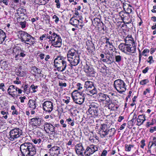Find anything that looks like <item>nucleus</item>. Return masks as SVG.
<instances>
[{
    "instance_id": "obj_1",
    "label": "nucleus",
    "mask_w": 156,
    "mask_h": 156,
    "mask_svg": "<svg viewBox=\"0 0 156 156\" xmlns=\"http://www.w3.org/2000/svg\"><path fill=\"white\" fill-rule=\"evenodd\" d=\"M20 148L21 156H34L36 153L35 146L32 143L25 142Z\"/></svg>"
},
{
    "instance_id": "obj_2",
    "label": "nucleus",
    "mask_w": 156,
    "mask_h": 156,
    "mask_svg": "<svg viewBox=\"0 0 156 156\" xmlns=\"http://www.w3.org/2000/svg\"><path fill=\"white\" fill-rule=\"evenodd\" d=\"M49 33L47 36V39H49L48 44H51V46L56 48H60L62 45V39L60 36L51 30L49 31Z\"/></svg>"
},
{
    "instance_id": "obj_3",
    "label": "nucleus",
    "mask_w": 156,
    "mask_h": 156,
    "mask_svg": "<svg viewBox=\"0 0 156 156\" xmlns=\"http://www.w3.org/2000/svg\"><path fill=\"white\" fill-rule=\"evenodd\" d=\"M67 57L71 66H76L80 62V55L78 54V51L73 48L69 49L67 51Z\"/></svg>"
},
{
    "instance_id": "obj_4",
    "label": "nucleus",
    "mask_w": 156,
    "mask_h": 156,
    "mask_svg": "<svg viewBox=\"0 0 156 156\" xmlns=\"http://www.w3.org/2000/svg\"><path fill=\"white\" fill-rule=\"evenodd\" d=\"M54 66L58 72L65 71L67 67V62L62 56H57L54 61Z\"/></svg>"
},
{
    "instance_id": "obj_5",
    "label": "nucleus",
    "mask_w": 156,
    "mask_h": 156,
    "mask_svg": "<svg viewBox=\"0 0 156 156\" xmlns=\"http://www.w3.org/2000/svg\"><path fill=\"white\" fill-rule=\"evenodd\" d=\"M12 53L15 55V59L16 60H19L20 58H24L26 55V52L22 47L21 43L16 44L14 45L12 48Z\"/></svg>"
},
{
    "instance_id": "obj_6",
    "label": "nucleus",
    "mask_w": 156,
    "mask_h": 156,
    "mask_svg": "<svg viewBox=\"0 0 156 156\" xmlns=\"http://www.w3.org/2000/svg\"><path fill=\"white\" fill-rule=\"evenodd\" d=\"M19 34V38L21 41L27 44V42H28L30 44L34 45L35 43V39L34 37H32L31 35L27 32L22 30L19 31L18 32Z\"/></svg>"
},
{
    "instance_id": "obj_7",
    "label": "nucleus",
    "mask_w": 156,
    "mask_h": 156,
    "mask_svg": "<svg viewBox=\"0 0 156 156\" xmlns=\"http://www.w3.org/2000/svg\"><path fill=\"white\" fill-rule=\"evenodd\" d=\"M101 58V60L107 64H111L115 62V58L113 56L112 54H111L108 50H106L103 51L100 55Z\"/></svg>"
},
{
    "instance_id": "obj_8",
    "label": "nucleus",
    "mask_w": 156,
    "mask_h": 156,
    "mask_svg": "<svg viewBox=\"0 0 156 156\" xmlns=\"http://www.w3.org/2000/svg\"><path fill=\"white\" fill-rule=\"evenodd\" d=\"M113 85L114 88L120 94H122L126 90L127 85L124 81L121 79L115 80Z\"/></svg>"
},
{
    "instance_id": "obj_9",
    "label": "nucleus",
    "mask_w": 156,
    "mask_h": 156,
    "mask_svg": "<svg viewBox=\"0 0 156 156\" xmlns=\"http://www.w3.org/2000/svg\"><path fill=\"white\" fill-rule=\"evenodd\" d=\"M72 98L74 102L76 104L81 105L85 100V97L81 93L79 92L77 90H74L71 94Z\"/></svg>"
},
{
    "instance_id": "obj_10",
    "label": "nucleus",
    "mask_w": 156,
    "mask_h": 156,
    "mask_svg": "<svg viewBox=\"0 0 156 156\" xmlns=\"http://www.w3.org/2000/svg\"><path fill=\"white\" fill-rule=\"evenodd\" d=\"M84 87L88 93V94L89 95L92 96L97 93V88L94 86V82L92 81L87 80L85 82Z\"/></svg>"
},
{
    "instance_id": "obj_11",
    "label": "nucleus",
    "mask_w": 156,
    "mask_h": 156,
    "mask_svg": "<svg viewBox=\"0 0 156 156\" xmlns=\"http://www.w3.org/2000/svg\"><path fill=\"white\" fill-rule=\"evenodd\" d=\"M44 122L45 121L42 118L36 116L30 119L29 123L33 128H36L41 126Z\"/></svg>"
},
{
    "instance_id": "obj_12",
    "label": "nucleus",
    "mask_w": 156,
    "mask_h": 156,
    "mask_svg": "<svg viewBox=\"0 0 156 156\" xmlns=\"http://www.w3.org/2000/svg\"><path fill=\"white\" fill-rule=\"evenodd\" d=\"M22 134V130L19 128H16L10 131L8 138L9 140L13 141L20 137Z\"/></svg>"
},
{
    "instance_id": "obj_13",
    "label": "nucleus",
    "mask_w": 156,
    "mask_h": 156,
    "mask_svg": "<svg viewBox=\"0 0 156 156\" xmlns=\"http://www.w3.org/2000/svg\"><path fill=\"white\" fill-rule=\"evenodd\" d=\"M115 96L114 93H109L108 95L103 93H100L98 94V99L101 101H105L106 103H109L112 102L113 98L112 96Z\"/></svg>"
},
{
    "instance_id": "obj_14",
    "label": "nucleus",
    "mask_w": 156,
    "mask_h": 156,
    "mask_svg": "<svg viewBox=\"0 0 156 156\" xmlns=\"http://www.w3.org/2000/svg\"><path fill=\"white\" fill-rule=\"evenodd\" d=\"M118 48L119 49L123 52L127 54L128 53H133L136 52L134 49H132L129 45L126 44L125 43H121L119 45Z\"/></svg>"
},
{
    "instance_id": "obj_15",
    "label": "nucleus",
    "mask_w": 156,
    "mask_h": 156,
    "mask_svg": "<svg viewBox=\"0 0 156 156\" xmlns=\"http://www.w3.org/2000/svg\"><path fill=\"white\" fill-rule=\"evenodd\" d=\"M42 108L45 113H51L53 110V103L50 101H46L42 104Z\"/></svg>"
},
{
    "instance_id": "obj_16",
    "label": "nucleus",
    "mask_w": 156,
    "mask_h": 156,
    "mask_svg": "<svg viewBox=\"0 0 156 156\" xmlns=\"http://www.w3.org/2000/svg\"><path fill=\"white\" fill-rule=\"evenodd\" d=\"M86 45L85 48L89 54L91 56L94 55L95 48L92 41L89 40H87L86 42Z\"/></svg>"
},
{
    "instance_id": "obj_17",
    "label": "nucleus",
    "mask_w": 156,
    "mask_h": 156,
    "mask_svg": "<svg viewBox=\"0 0 156 156\" xmlns=\"http://www.w3.org/2000/svg\"><path fill=\"white\" fill-rule=\"evenodd\" d=\"M119 15L121 17L122 20L125 24H129L132 22V19L130 14L122 11L119 13Z\"/></svg>"
},
{
    "instance_id": "obj_18",
    "label": "nucleus",
    "mask_w": 156,
    "mask_h": 156,
    "mask_svg": "<svg viewBox=\"0 0 156 156\" xmlns=\"http://www.w3.org/2000/svg\"><path fill=\"white\" fill-rule=\"evenodd\" d=\"M84 71L87 76L94 77L96 72L92 66L86 65L84 67Z\"/></svg>"
},
{
    "instance_id": "obj_19",
    "label": "nucleus",
    "mask_w": 156,
    "mask_h": 156,
    "mask_svg": "<svg viewBox=\"0 0 156 156\" xmlns=\"http://www.w3.org/2000/svg\"><path fill=\"white\" fill-rule=\"evenodd\" d=\"M69 23L76 27H78L79 25L81 28L84 26L83 19L79 20V19L72 17L69 20Z\"/></svg>"
},
{
    "instance_id": "obj_20",
    "label": "nucleus",
    "mask_w": 156,
    "mask_h": 156,
    "mask_svg": "<svg viewBox=\"0 0 156 156\" xmlns=\"http://www.w3.org/2000/svg\"><path fill=\"white\" fill-rule=\"evenodd\" d=\"M98 148L97 146L94 144L90 145L87 147L85 151L84 152L85 156H91L95 151H97Z\"/></svg>"
},
{
    "instance_id": "obj_21",
    "label": "nucleus",
    "mask_w": 156,
    "mask_h": 156,
    "mask_svg": "<svg viewBox=\"0 0 156 156\" xmlns=\"http://www.w3.org/2000/svg\"><path fill=\"white\" fill-rule=\"evenodd\" d=\"M109 128L110 126L106 124H101L100 127L101 129L99 133L101 138L105 137L107 135V131Z\"/></svg>"
},
{
    "instance_id": "obj_22",
    "label": "nucleus",
    "mask_w": 156,
    "mask_h": 156,
    "mask_svg": "<svg viewBox=\"0 0 156 156\" xmlns=\"http://www.w3.org/2000/svg\"><path fill=\"white\" fill-rule=\"evenodd\" d=\"M43 125L44 130L46 133H49L55 132V127L50 123L45 122Z\"/></svg>"
},
{
    "instance_id": "obj_23",
    "label": "nucleus",
    "mask_w": 156,
    "mask_h": 156,
    "mask_svg": "<svg viewBox=\"0 0 156 156\" xmlns=\"http://www.w3.org/2000/svg\"><path fill=\"white\" fill-rule=\"evenodd\" d=\"M18 88L13 85H10L8 89L7 92L12 97L14 98L17 94V90Z\"/></svg>"
},
{
    "instance_id": "obj_24",
    "label": "nucleus",
    "mask_w": 156,
    "mask_h": 156,
    "mask_svg": "<svg viewBox=\"0 0 156 156\" xmlns=\"http://www.w3.org/2000/svg\"><path fill=\"white\" fill-rule=\"evenodd\" d=\"M119 1L121 2V5H122L124 11L129 14L132 13L133 7L129 4L125 3L123 1L121 0H119Z\"/></svg>"
},
{
    "instance_id": "obj_25",
    "label": "nucleus",
    "mask_w": 156,
    "mask_h": 156,
    "mask_svg": "<svg viewBox=\"0 0 156 156\" xmlns=\"http://www.w3.org/2000/svg\"><path fill=\"white\" fill-rule=\"evenodd\" d=\"M75 149L76 153L78 155L80 156H83V151H84V149L82 144H76L75 146Z\"/></svg>"
},
{
    "instance_id": "obj_26",
    "label": "nucleus",
    "mask_w": 156,
    "mask_h": 156,
    "mask_svg": "<svg viewBox=\"0 0 156 156\" xmlns=\"http://www.w3.org/2000/svg\"><path fill=\"white\" fill-rule=\"evenodd\" d=\"M97 33L96 35V37L97 39H99L100 37H101L105 34L104 25L103 23H101V26L97 27Z\"/></svg>"
},
{
    "instance_id": "obj_27",
    "label": "nucleus",
    "mask_w": 156,
    "mask_h": 156,
    "mask_svg": "<svg viewBox=\"0 0 156 156\" xmlns=\"http://www.w3.org/2000/svg\"><path fill=\"white\" fill-rule=\"evenodd\" d=\"M89 114H90L92 117L97 118L101 116V111L100 109L91 110H88Z\"/></svg>"
},
{
    "instance_id": "obj_28",
    "label": "nucleus",
    "mask_w": 156,
    "mask_h": 156,
    "mask_svg": "<svg viewBox=\"0 0 156 156\" xmlns=\"http://www.w3.org/2000/svg\"><path fill=\"white\" fill-rule=\"evenodd\" d=\"M37 105L36 100L30 99L29 100L28 104V108H29L30 110H34L35 109Z\"/></svg>"
},
{
    "instance_id": "obj_29",
    "label": "nucleus",
    "mask_w": 156,
    "mask_h": 156,
    "mask_svg": "<svg viewBox=\"0 0 156 156\" xmlns=\"http://www.w3.org/2000/svg\"><path fill=\"white\" fill-rule=\"evenodd\" d=\"M60 148L57 146H54L49 149V151L51 152L52 154L55 156H57L60 154Z\"/></svg>"
},
{
    "instance_id": "obj_30",
    "label": "nucleus",
    "mask_w": 156,
    "mask_h": 156,
    "mask_svg": "<svg viewBox=\"0 0 156 156\" xmlns=\"http://www.w3.org/2000/svg\"><path fill=\"white\" fill-rule=\"evenodd\" d=\"M136 120L137 125L140 126L142 125L144 122L146 120V116L145 115H138Z\"/></svg>"
},
{
    "instance_id": "obj_31",
    "label": "nucleus",
    "mask_w": 156,
    "mask_h": 156,
    "mask_svg": "<svg viewBox=\"0 0 156 156\" xmlns=\"http://www.w3.org/2000/svg\"><path fill=\"white\" fill-rule=\"evenodd\" d=\"M101 74L103 77H105L107 76L109 73V70L108 67H106L105 66L101 67L100 69Z\"/></svg>"
},
{
    "instance_id": "obj_32",
    "label": "nucleus",
    "mask_w": 156,
    "mask_h": 156,
    "mask_svg": "<svg viewBox=\"0 0 156 156\" xmlns=\"http://www.w3.org/2000/svg\"><path fill=\"white\" fill-rule=\"evenodd\" d=\"M131 39L128 41H127L125 43L126 44L129 45L132 49H134V51H136V45L133 37L130 38Z\"/></svg>"
},
{
    "instance_id": "obj_33",
    "label": "nucleus",
    "mask_w": 156,
    "mask_h": 156,
    "mask_svg": "<svg viewBox=\"0 0 156 156\" xmlns=\"http://www.w3.org/2000/svg\"><path fill=\"white\" fill-rule=\"evenodd\" d=\"M100 105L99 103L95 102H92L89 105V108L88 110H94L100 109Z\"/></svg>"
},
{
    "instance_id": "obj_34",
    "label": "nucleus",
    "mask_w": 156,
    "mask_h": 156,
    "mask_svg": "<svg viewBox=\"0 0 156 156\" xmlns=\"http://www.w3.org/2000/svg\"><path fill=\"white\" fill-rule=\"evenodd\" d=\"M16 73V75L20 77L24 76L26 74V72L23 71L21 66H20L18 68Z\"/></svg>"
},
{
    "instance_id": "obj_35",
    "label": "nucleus",
    "mask_w": 156,
    "mask_h": 156,
    "mask_svg": "<svg viewBox=\"0 0 156 156\" xmlns=\"http://www.w3.org/2000/svg\"><path fill=\"white\" fill-rule=\"evenodd\" d=\"M101 23L102 22H101L100 19L98 18H94L92 21L93 25L95 27H97L101 26Z\"/></svg>"
},
{
    "instance_id": "obj_36",
    "label": "nucleus",
    "mask_w": 156,
    "mask_h": 156,
    "mask_svg": "<svg viewBox=\"0 0 156 156\" xmlns=\"http://www.w3.org/2000/svg\"><path fill=\"white\" fill-rule=\"evenodd\" d=\"M114 102L112 101L111 102L107 103L108 105V108L112 111L116 110L118 108V107L117 106V104H114Z\"/></svg>"
},
{
    "instance_id": "obj_37",
    "label": "nucleus",
    "mask_w": 156,
    "mask_h": 156,
    "mask_svg": "<svg viewBox=\"0 0 156 156\" xmlns=\"http://www.w3.org/2000/svg\"><path fill=\"white\" fill-rule=\"evenodd\" d=\"M6 37L5 33L3 30L0 29V44H2L3 42Z\"/></svg>"
},
{
    "instance_id": "obj_38",
    "label": "nucleus",
    "mask_w": 156,
    "mask_h": 156,
    "mask_svg": "<svg viewBox=\"0 0 156 156\" xmlns=\"http://www.w3.org/2000/svg\"><path fill=\"white\" fill-rule=\"evenodd\" d=\"M17 13L18 15H26L27 13L26 9L20 7L17 10Z\"/></svg>"
},
{
    "instance_id": "obj_39",
    "label": "nucleus",
    "mask_w": 156,
    "mask_h": 156,
    "mask_svg": "<svg viewBox=\"0 0 156 156\" xmlns=\"http://www.w3.org/2000/svg\"><path fill=\"white\" fill-rule=\"evenodd\" d=\"M103 39L105 41V43L106 44V45H105V47H107V46L108 45L109 46H112V47H114L112 42L109 38L107 37H105Z\"/></svg>"
},
{
    "instance_id": "obj_40",
    "label": "nucleus",
    "mask_w": 156,
    "mask_h": 156,
    "mask_svg": "<svg viewBox=\"0 0 156 156\" xmlns=\"http://www.w3.org/2000/svg\"><path fill=\"white\" fill-rule=\"evenodd\" d=\"M116 132V130L114 128H111L110 129H108L107 131V135L108 134H109V137H112Z\"/></svg>"
},
{
    "instance_id": "obj_41",
    "label": "nucleus",
    "mask_w": 156,
    "mask_h": 156,
    "mask_svg": "<svg viewBox=\"0 0 156 156\" xmlns=\"http://www.w3.org/2000/svg\"><path fill=\"white\" fill-rule=\"evenodd\" d=\"M123 59V57L122 56L119 55H116L115 56V62H116L118 64L120 63Z\"/></svg>"
},
{
    "instance_id": "obj_42",
    "label": "nucleus",
    "mask_w": 156,
    "mask_h": 156,
    "mask_svg": "<svg viewBox=\"0 0 156 156\" xmlns=\"http://www.w3.org/2000/svg\"><path fill=\"white\" fill-rule=\"evenodd\" d=\"M75 12L73 13V17L79 19V20L83 19V18L82 16L79 14L78 11L74 10Z\"/></svg>"
},
{
    "instance_id": "obj_43",
    "label": "nucleus",
    "mask_w": 156,
    "mask_h": 156,
    "mask_svg": "<svg viewBox=\"0 0 156 156\" xmlns=\"http://www.w3.org/2000/svg\"><path fill=\"white\" fill-rule=\"evenodd\" d=\"M22 87H23V91L25 92L27 94H29L30 92V88H28V84H25L24 86V85L23 84L22 85Z\"/></svg>"
},
{
    "instance_id": "obj_44",
    "label": "nucleus",
    "mask_w": 156,
    "mask_h": 156,
    "mask_svg": "<svg viewBox=\"0 0 156 156\" xmlns=\"http://www.w3.org/2000/svg\"><path fill=\"white\" fill-rule=\"evenodd\" d=\"M11 109L12 111V115H17L19 114V112L16 109L15 106L13 105L11 107Z\"/></svg>"
},
{
    "instance_id": "obj_45",
    "label": "nucleus",
    "mask_w": 156,
    "mask_h": 156,
    "mask_svg": "<svg viewBox=\"0 0 156 156\" xmlns=\"http://www.w3.org/2000/svg\"><path fill=\"white\" fill-rule=\"evenodd\" d=\"M32 140L35 144H39L41 143V139L39 137H37L36 138L33 139H32Z\"/></svg>"
},
{
    "instance_id": "obj_46",
    "label": "nucleus",
    "mask_w": 156,
    "mask_h": 156,
    "mask_svg": "<svg viewBox=\"0 0 156 156\" xmlns=\"http://www.w3.org/2000/svg\"><path fill=\"white\" fill-rule=\"evenodd\" d=\"M134 146L133 145L126 144L125 145V150L126 151L129 152L131 151V148L133 147Z\"/></svg>"
},
{
    "instance_id": "obj_47",
    "label": "nucleus",
    "mask_w": 156,
    "mask_h": 156,
    "mask_svg": "<svg viewBox=\"0 0 156 156\" xmlns=\"http://www.w3.org/2000/svg\"><path fill=\"white\" fill-rule=\"evenodd\" d=\"M65 122H67L68 124L70 125L71 126H73L74 125V121L73 120H72V119L70 118L66 119Z\"/></svg>"
},
{
    "instance_id": "obj_48",
    "label": "nucleus",
    "mask_w": 156,
    "mask_h": 156,
    "mask_svg": "<svg viewBox=\"0 0 156 156\" xmlns=\"http://www.w3.org/2000/svg\"><path fill=\"white\" fill-rule=\"evenodd\" d=\"M119 37L121 38V39H119V41H122V39H124L125 36L126 35V33L124 32V31L119 33Z\"/></svg>"
},
{
    "instance_id": "obj_49",
    "label": "nucleus",
    "mask_w": 156,
    "mask_h": 156,
    "mask_svg": "<svg viewBox=\"0 0 156 156\" xmlns=\"http://www.w3.org/2000/svg\"><path fill=\"white\" fill-rule=\"evenodd\" d=\"M151 143V144L150 147H149V145L148 146V147L149 149H151L152 146L154 145L156 147V137H154L153 138V141H150L149 143Z\"/></svg>"
},
{
    "instance_id": "obj_50",
    "label": "nucleus",
    "mask_w": 156,
    "mask_h": 156,
    "mask_svg": "<svg viewBox=\"0 0 156 156\" xmlns=\"http://www.w3.org/2000/svg\"><path fill=\"white\" fill-rule=\"evenodd\" d=\"M22 29L25 28L27 26V22L25 20L18 22Z\"/></svg>"
},
{
    "instance_id": "obj_51",
    "label": "nucleus",
    "mask_w": 156,
    "mask_h": 156,
    "mask_svg": "<svg viewBox=\"0 0 156 156\" xmlns=\"http://www.w3.org/2000/svg\"><path fill=\"white\" fill-rule=\"evenodd\" d=\"M149 81L148 79H145L141 80L140 82V84L141 85H144L149 83Z\"/></svg>"
},
{
    "instance_id": "obj_52",
    "label": "nucleus",
    "mask_w": 156,
    "mask_h": 156,
    "mask_svg": "<svg viewBox=\"0 0 156 156\" xmlns=\"http://www.w3.org/2000/svg\"><path fill=\"white\" fill-rule=\"evenodd\" d=\"M58 86L60 87V88H62L63 87H66L67 85L66 83L62 81H59L58 83Z\"/></svg>"
},
{
    "instance_id": "obj_53",
    "label": "nucleus",
    "mask_w": 156,
    "mask_h": 156,
    "mask_svg": "<svg viewBox=\"0 0 156 156\" xmlns=\"http://www.w3.org/2000/svg\"><path fill=\"white\" fill-rule=\"evenodd\" d=\"M135 122H134L131 120L128 121L127 124V127L129 129L131 128H132V126L134 125Z\"/></svg>"
},
{
    "instance_id": "obj_54",
    "label": "nucleus",
    "mask_w": 156,
    "mask_h": 156,
    "mask_svg": "<svg viewBox=\"0 0 156 156\" xmlns=\"http://www.w3.org/2000/svg\"><path fill=\"white\" fill-rule=\"evenodd\" d=\"M38 86L37 85L35 86L34 84H32L30 87V89L31 88L32 90V93L36 92L37 90L36 89H37Z\"/></svg>"
},
{
    "instance_id": "obj_55",
    "label": "nucleus",
    "mask_w": 156,
    "mask_h": 156,
    "mask_svg": "<svg viewBox=\"0 0 156 156\" xmlns=\"http://www.w3.org/2000/svg\"><path fill=\"white\" fill-rule=\"evenodd\" d=\"M52 18L53 19H54V22L56 23H58L60 20L59 18L56 15H53L52 17Z\"/></svg>"
},
{
    "instance_id": "obj_56",
    "label": "nucleus",
    "mask_w": 156,
    "mask_h": 156,
    "mask_svg": "<svg viewBox=\"0 0 156 156\" xmlns=\"http://www.w3.org/2000/svg\"><path fill=\"white\" fill-rule=\"evenodd\" d=\"M49 34V33L46 34H44L42 35L41 36H40L39 37V41H42L43 40H44V38H46V39H47V36H48Z\"/></svg>"
},
{
    "instance_id": "obj_57",
    "label": "nucleus",
    "mask_w": 156,
    "mask_h": 156,
    "mask_svg": "<svg viewBox=\"0 0 156 156\" xmlns=\"http://www.w3.org/2000/svg\"><path fill=\"white\" fill-rule=\"evenodd\" d=\"M74 139H70L69 141L66 143V145L71 146V147H73L74 146V144H72V143L74 141Z\"/></svg>"
},
{
    "instance_id": "obj_58",
    "label": "nucleus",
    "mask_w": 156,
    "mask_h": 156,
    "mask_svg": "<svg viewBox=\"0 0 156 156\" xmlns=\"http://www.w3.org/2000/svg\"><path fill=\"white\" fill-rule=\"evenodd\" d=\"M154 60H153V57L152 56H149L147 60V62L149 63L150 64L154 63Z\"/></svg>"
},
{
    "instance_id": "obj_59",
    "label": "nucleus",
    "mask_w": 156,
    "mask_h": 156,
    "mask_svg": "<svg viewBox=\"0 0 156 156\" xmlns=\"http://www.w3.org/2000/svg\"><path fill=\"white\" fill-rule=\"evenodd\" d=\"M60 123L62 126L63 128H66L67 126V125L65 122L64 120L63 119H61L60 121Z\"/></svg>"
},
{
    "instance_id": "obj_60",
    "label": "nucleus",
    "mask_w": 156,
    "mask_h": 156,
    "mask_svg": "<svg viewBox=\"0 0 156 156\" xmlns=\"http://www.w3.org/2000/svg\"><path fill=\"white\" fill-rule=\"evenodd\" d=\"M150 52V50L147 48L144 49L142 52V56H147V55L146 54Z\"/></svg>"
},
{
    "instance_id": "obj_61",
    "label": "nucleus",
    "mask_w": 156,
    "mask_h": 156,
    "mask_svg": "<svg viewBox=\"0 0 156 156\" xmlns=\"http://www.w3.org/2000/svg\"><path fill=\"white\" fill-rule=\"evenodd\" d=\"M18 17L17 18V22L23 21L24 20V17L25 15H18Z\"/></svg>"
},
{
    "instance_id": "obj_62",
    "label": "nucleus",
    "mask_w": 156,
    "mask_h": 156,
    "mask_svg": "<svg viewBox=\"0 0 156 156\" xmlns=\"http://www.w3.org/2000/svg\"><path fill=\"white\" fill-rule=\"evenodd\" d=\"M76 88L78 91L79 90H80L83 89V85L80 83H77L76 84Z\"/></svg>"
},
{
    "instance_id": "obj_63",
    "label": "nucleus",
    "mask_w": 156,
    "mask_h": 156,
    "mask_svg": "<svg viewBox=\"0 0 156 156\" xmlns=\"http://www.w3.org/2000/svg\"><path fill=\"white\" fill-rule=\"evenodd\" d=\"M150 92V90L149 88L146 89L144 91L143 93V95L147 97V95L148 94H149Z\"/></svg>"
},
{
    "instance_id": "obj_64",
    "label": "nucleus",
    "mask_w": 156,
    "mask_h": 156,
    "mask_svg": "<svg viewBox=\"0 0 156 156\" xmlns=\"http://www.w3.org/2000/svg\"><path fill=\"white\" fill-rule=\"evenodd\" d=\"M145 140L144 139H142L140 142L141 145H140V147L144 149L145 146L146 145Z\"/></svg>"
}]
</instances>
